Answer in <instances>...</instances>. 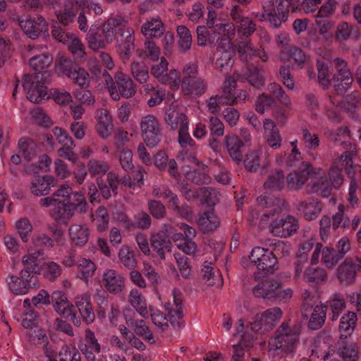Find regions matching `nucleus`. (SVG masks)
Here are the masks:
<instances>
[{
  "label": "nucleus",
  "instance_id": "1",
  "mask_svg": "<svg viewBox=\"0 0 361 361\" xmlns=\"http://www.w3.org/2000/svg\"><path fill=\"white\" fill-rule=\"evenodd\" d=\"M276 10L274 0H263L262 13H254L255 17L260 21H267L274 28H279L282 23L288 20L290 12L295 11L300 6V0H276Z\"/></svg>",
  "mask_w": 361,
  "mask_h": 361
},
{
  "label": "nucleus",
  "instance_id": "2",
  "mask_svg": "<svg viewBox=\"0 0 361 361\" xmlns=\"http://www.w3.org/2000/svg\"><path fill=\"white\" fill-rule=\"evenodd\" d=\"M102 76L111 97L114 101H118L121 97L131 98L135 94L136 85L128 75L117 72L113 78L106 71H104Z\"/></svg>",
  "mask_w": 361,
  "mask_h": 361
},
{
  "label": "nucleus",
  "instance_id": "3",
  "mask_svg": "<svg viewBox=\"0 0 361 361\" xmlns=\"http://www.w3.org/2000/svg\"><path fill=\"white\" fill-rule=\"evenodd\" d=\"M50 72L43 75H25L23 78V87L27 92V98L33 103H39L47 97L46 84L50 82Z\"/></svg>",
  "mask_w": 361,
  "mask_h": 361
},
{
  "label": "nucleus",
  "instance_id": "4",
  "mask_svg": "<svg viewBox=\"0 0 361 361\" xmlns=\"http://www.w3.org/2000/svg\"><path fill=\"white\" fill-rule=\"evenodd\" d=\"M302 325L300 322H283L276 331L274 343L278 349L292 352L299 341Z\"/></svg>",
  "mask_w": 361,
  "mask_h": 361
},
{
  "label": "nucleus",
  "instance_id": "5",
  "mask_svg": "<svg viewBox=\"0 0 361 361\" xmlns=\"http://www.w3.org/2000/svg\"><path fill=\"white\" fill-rule=\"evenodd\" d=\"M139 124L142 138L147 146L154 147L158 145L161 140V126L158 118L152 114H147L140 118Z\"/></svg>",
  "mask_w": 361,
  "mask_h": 361
},
{
  "label": "nucleus",
  "instance_id": "6",
  "mask_svg": "<svg viewBox=\"0 0 361 361\" xmlns=\"http://www.w3.org/2000/svg\"><path fill=\"white\" fill-rule=\"evenodd\" d=\"M322 172V169L314 168L310 162L302 161L297 169L288 175L287 185L291 190H298L313 175H320Z\"/></svg>",
  "mask_w": 361,
  "mask_h": 361
},
{
  "label": "nucleus",
  "instance_id": "7",
  "mask_svg": "<svg viewBox=\"0 0 361 361\" xmlns=\"http://www.w3.org/2000/svg\"><path fill=\"white\" fill-rule=\"evenodd\" d=\"M245 168L250 172H256L261 166L262 172H266L271 166V154L262 146L248 151L243 159Z\"/></svg>",
  "mask_w": 361,
  "mask_h": 361
},
{
  "label": "nucleus",
  "instance_id": "8",
  "mask_svg": "<svg viewBox=\"0 0 361 361\" xmlns=\"http://www.w3.org/2000/svg\"><path fill=\"white\" fill-rule=\"evenodd\" d=\"M334 63L336 73L332 78L333 86L336 94H342L350 88L353 78L345 60L336 58Z\"/></svg>",
  "mask_w": 361,
  "mask_h": 361
},
{
  "label": "nucleus",
  "instance_id": "9",
  "mask_svg": "<svg viewBox=\"0 0 361 361\" xmlns=\"http://www.w3.org/2000/svg\"><path fill=\"white\" fill-rule=\"evenodd\" d=\"M168 65L166 59L162 57L159 63L152 66L151 74L162 84L178 89L180 82L179 73L176 69L168 71Z\"/></svg>",
  "mask_w": 361,
  "mask_h": 361
},
{
  "label": "nucleus",
  "instance_id": "10",
  "mask_svg": "<svg viewBox=\"0 0 361 361\" xmlns=\"http://www.w3.org/2000/svg\"><path fill=\"white\" fill-rule=\"evenodd\" d=\"M165 309L168 312L169 320L175 329H180L184 326L183 320V296L178 289L173 290V302H167Z\"/></svg>",
  "mask_w": 361,
  "mask_h": 361
},
{
  "label": "nucleus",
  "instance_id": "11",
  "mask_svg": "<svg viewBox=\"0 0 361 361\" xmlns=\"http://www.w3.org/2000/svg\"><path fill=\"white\" fill-rule=\"evenodd\" d=\"M299 228L298 219L291 215H286L274 219L269 226L270 232L280 238H288L297 232Z\"/></svg>",
  "mask_w": 361,
  "mask_h": 361
},
{
  "label": "nucleus",
  "instance_id": "12",
  "mask_svg": "<svg viewBox=\"0 0 361 361\" xmlns=\"http://www.w3.org/2000/svg\"><path fill=\"white\" fill-rule=\"evenodd\" d=\"M116 51L123 60H128L135 49V31L128 25L116 37Z\"/></svg>",
  "mask_w": 361,
  "mask_h": 361
},
{
  "label": "nucleus",
  "instance_id": "13",
  "mask_svg": "<svg viewBox=\"0 0 361 361\" xmlns=\"http://www.w3.org/2000/svg\"><path fill=\"white\" fill-rule=\"evenodd\" d=\"M128 25V20L121 15L109 17L102 25V32L108 42H113Z\"/></svg>",
  "mask_w": 361,
  "mask_h": 361
},
{
  "label": "nucleus",
  "instance_id": "14",
  "mask_svg": "<svg viewBox=\"0 0 361 361\" xmlns=\"http://www.w3.org/2000/svg\"><path fill=\"white\" fill-rule=\"evenodd\" d=\"M20 277L10 276L8 284L11 290L16 295H23L37 283V278L34 274H27L26 271H20Z\"/></svg>",
  "mask_w": 361,
  "mask_h": 361
},
{
  "label": "nucleus",
  "instance_id": "15",
  "mask_svg": "<svg viewBox=\"0 0 361 361\" xmlns=\"http://www.w3.org/2000/svg\"><path fill=\"white\" fill-rule=\"evenodd\" d=\"M168 227L170 226L164 225V230L150 235V245L154 252L160 257L161 259H165L166 252H169L172 249V243L166 234Z\"/></svg>",
  "mask_w": 361,
  "mask_h": 361
},
{
  "label": "nucleus",
  "instance_id": "16",
  "mask_svg": "<svg viewBox=\"0 0 361 361\" xmlns=\"http://www.w3.org/2000/svg\"><path fill=\"white\" fill-rule=\"evenodd\" d=\"M74 302L82 321L87 324H92L94 321L95 314L91 302V295L88 292L78 294Z\"/></svg>",
  "mask_w": 361,
  "mask_h": 361
},
{
  "label": "nucleus",
  "instance_id": "17",
  "mask_svg": "<svg viewBox=\"0 0 361 361\" xmlns=\"http://www.w3.org/2000/svg\"><path fill=\"white\" fill-rule=\"evenodd\" d=\"M336 145H341L345 149V152L341 155L339 162L341 166L345 167V171L349 177H353L355 174V171L353 166V158L356 155L355 145L350 142L343 141L340 142L337 138L334 140Z\"/></svg>",
  "mask_w": 361,
  "mask_h": 361
},
{
  "label": "nucleus",
  "instance_id": "18",
  "mask_svg": "<svg viewBox=\"0 0 361 361\" xmlns=\"http://www.w3.org/2000/svg\"><path fill=\"white\" fill-rule=\"evenodd\" d=\"M102 281L106 289L112 294H118L125 288L124 278L114 269H106L103 274Z\"/></svg>",
  "mask_w": 361,
  "mask_h": 361
},
{
  "label": "nucleus",
  "instance_id": "19",
  "mask_svg": "<svg viewBox=\"0 0 361 361\" xmlns=\"http://www.w3.org/2000/svg\"><path fill=\"white\" fill-rule=\"evenodd\" d=\"M20 25L25 33L32 39H35L47 30V23L44 17L37 16L35 18L20 21Z\"/></svg>",
  "mask_w": 361,
  "mask_h": 361
},
{
  "label": "nucleus",
  "instance_id": "20",
  "mask_svg": "<svg viewBox=\"0 0 361 361\" xmlns=\"http://www.w3.org/2000/svg\"><path fill=\"white\" fill-rule=\"evenodd\" d=\"M357 265L350 258H346L336 269V276L345 286L353 284L356 280Z\"/></svg>",
  "mask_w": 361,
  "mask_h": 361
},
{
  "label": "nucleus",
  "instance_id": "21",
  "mask_svg": "<svg viewBox=\"0 0 361 361\" xmlns=\"http://www.w3.org/2000/svg\"><path fill=\"white\" fill-rule=\"evenodd\" d=\"M164 121L171 130L181 129L188 126V119L187 116L180 109L175 106H169L166 110Z\"/></svg>",
  "mask_w": 361,
  "mask_h": 361
},
{
  "label": "nucleus",
  "instance_id": "22",
  "mask_svg": "<svg viewBox=\"0 0 361 361\" xmlns=\"http://www.w3.org/2000/svg\"><path fill=\"white\" fill-rule=\"evenodd\" d=\"M140 32L147 39L159 38L164 35L165 25L159 17H151L142 25Z\"/></svg>",
  "mask_w": 361,
  "mask_h": 361
},
{
  "label": "nucleus",
  "instance_id": "23",
  "mask_svg": "<svg viewBox=\"0 0 361 361\" xmlns=\"http://www.w3.org/2000/svg\"><path fill=\"white\" fill-rule=\"evenodd\" d=\"M263 127L266 143L272 149L280 148L282 145V137L274 121L266 118L263 121Z\"/></svg>",
  "mask_w": 361,
  "mask_h": 361
},
{
  "label": "nucleus",
  "instance_id": "24",
  "mask_svg": "<svg viewBox=\"0 0 361 361\" xmlns=\"http://www.w3.org/2000/svg\"><path fill=\"white\" fill-rule=\"evenodd\" d=\"M96 130L99 135L103 139L108 138L113 130V123L111 116L108 110L101 109L97 111Z\"/></svg>",
  "mask_w": 361,
  "mask_h": 361
},
{
  "label": "nucleus",
  "instance_id": "25",
  "mask_svg": "<svg viewBox=\"0 0 361 361\" xmlns=\"http://www.w3.org/2000/svg\"><path fill=\"white\" fill-rule=\"evenodd\" d=\"M181 90L185 95L197 97L204 94L207 90V81L198 76L188 82H181Z\"/></svg>",
  "mask_w": 361,
  "mask_h": 361
},
{
  "label": "nucleus",
  "instance_id": "26",
  "mask_svg": "<svg viewBox=\"0 0 361 361\" xmlns=\"http://www.w3.org/2000/svg\"><path fill=\"white\" fill-rule=\"evenodd\" d=\"M129 312H130V310H126L123 312V316L127 325L132 327L137 336L142 337L144 339L151 342V343H154L155 341L154 340L153 334L148 326H146L145 322L142 319L135 320L128 314Z\"/></svg>",
  "mask_w": 361,
  "mask_h": 361
},
{
  "label": "nucleus",
  "instance_id": "27",
  "mask_svg": "<svg viewBox=\"0 0 361 361\" xmlns=\"http://www.w3.org/2000/svg\"><path fill=\"white\" fill-rule=\"evenodd\" d=\"M224 144L231 159L237 162L243 160V141L236 135H227L224 137Z\"/></svg>",
  "mask_w": 361,
  "mask_h": 361
},
{
  "label": "nucleus",
  "instance_id": "28",
  "mask_svg": "<svg viewBox=\"0 0 361 361\" xmlns=\"http://www.w3.org/2000/svg\"><path fill=\"white\" fill-rule=\"evenodd\" d=\"M53 307L56 312L64 317H68L74 310V305L68 300L61 291H54L51 295Z\"/></svg>",
  "mask_w": 361,
  "mask_h": 361
},
{
  "label": "nucleus",
  "instance_id": "29",
  "mask_svg": "<svg viewBox=\"0 0 361 361\" xmlns=\"http://www.w3.org/2000/svg\"><path fill=\"white\" fill-rule=\"evenodd\" d=\"M81 350L89 361H94L95 354L100 352V344L98 343L94 333L89 329L85 331L84 344Z\"/></svg>",
  "mask_w": 361,
  "mask_h": 361
},
{
  "label": "nucleus",
  "instance_id": "30",
  "mask_svg": "<svg viewBox=\"0 0 361 361\" xmlns=\"http://www.w3.org/2000/svg\"><path fill=\"white\" fill-rule=\"evenodd\" d=\"M55 185V179L51 176H37L32 181L30 190L36 196H43L49 194Z\"/></svg>",
  "mask_w": 361,
  "mask_h": 361
},
{
  "label": "nucleus",
  "instance_id": "31",
  "mask_svg": "<svg viewBox=\"0 0 361 361\" xmlns=\"http://www.w3.org/2000/svg\"><path fill=\"white\" fill-rule=\"evenodd\" d=\"M298 210L302 212L304 217L307 220H312L317 217L322 210L320 202L312 197L307 200L300 201L297 203Z\"/></svg>",
  "mask_w": 361,
  "mask_h": 361
},
{
  "label": "nucleus",
  "instance_id": "32",
  "mask_svg": "<svg viewBox=\"0 0 361 361\" xmlns=\"http://www.w3.org/2000/svg\"><path fill=\"white\" fill-rule=\"evenodd\" d=\"M322 248V244L316 242L315 239L311 238L300 244L297 255H304L308 257V253L313 250L310 263L312 265H314L319 262Z\"/></svg>",
  "mask_w": 361,
  "mask_h": 361
},
{
  "label": "nucleus",
  "instance_id": "33",
  "mask_svg": "<svg viewBox=\"0 0 361 361\" xmlns=\"http://www.w3.org/2000/svg\"><path fill=\"white\" fill-rule=\"evenodd\" d=\"M68 234L73 243L77 246H83L88 241L90 230L86 225L73 224L69 226Z\"/></svg>",
  "mask_w": 361,
  "mask_h": 361
},
{
  "label": "nucleus",
  "instance_id": "34",
  "mask_svg": "<svg viewBox=\"0 0 361 361\" xmlns=\"http://www.w3.org/2000/svg\"><path fill=\"white\" fill-rule=\"evenodd\" d=\"M74 210H78L80 213H85L87 211V203L85 196L81 192H73L71 198L67 202L64 212L72 216Z\"/></svg>",
  "mask_w": 361,
  "mask_h": 361
},
{
  "label": "nucleus",
  "instance_id": "35",
  "mask_svg": "<svg viewBox=\"0 0 361 361\" xmlns=\"http://www.w3.org/2000/svg\"><path fill=\"white\" fill-rule=\"evenodd\" d=\"M264 188L271 191H280L285 188L286 178L281 169L272 171L264 183Z\"/></svg>",
  "mask_w": 361,
  "mask_h": 361
},
{
  "label": "nucleus",
  "instance_id": "36",
  "mask_svg": "<svg viewBox=\"0 0 361 361\" xmlns=\"http://www.w3.org/2000/svg\"><path fill=\"white\" fill-rule=\"evenodd\" d=\"M279 286L277 280H264L259 282L252 290L253 294L257 298L272 299L274 289Z\"/></svg>",
  "mask_w": 361,
  "mask_h": 361
},
{
  "label": "nucleus",
  "instance_id": "37",
  "mask_svg": "<svg viewBox=\"0 0 361 361\" xmlns=\"http://www.w3.org/2000/svg\"><path fill=\"white\" fill-rule=\"evenodd\" d=\"M197 225L203 233H209L215 231L220 225L219 217L212 211L203 213L197 221Z\"/></svg>",
  "mask_w": 361,
  "mask_h": 361
},
{
  "label": "nucleus",
  "instance_id": "38",
  "mask_svg": "<svg viewBox=\"0 0 361 361\" xmlns=\"http://www.w3.org/2000/svg\"><path fill=\"white\" fill-rule=\"evenodd\" d=\"M128 302L142 317H148L149 312L146 299L137 289L133 288L130 291Z\"/></svg>",
  "mask_w": 361,
  "mask_h": 361
},
{
  "label": "nucleus",
  "instance_id": "39",
  "mask_svg": "<svg viewBox=\"0 0 361 361\" xmlns=\"http://www.w3.org/2000/svg\"><path fill=\"white\" fill-rule=\"evenodd\" d=\"M52 62L53 57L49 53H43L30 59V65L36 72L34 75H43L45 72H49L47 69Z\"/></svg>",
  "mask_w": 361,
  "mask_h": 361
},
{
  "label": "nucleus",
  "instance_id": "40",
  "mask_svg": "<svg viewBox=\"0 0 361 361\" xmlns=\"http://www.w3.org/2000/svg\"><path fill=\"white\" fill-rule=\"evenodd\" d=\"M55 16L59 23L68 26L72 23L76 16L74 5L71 0L65 1L63 8L55 11Z\"/></svg>",
  "mask_w": 361,
  "mask_h": 361
},
{
  "label": "nucleus",
  "instance_id": "41",
  "mask_svg": "<svg viewBox=\"0 0 361 361\" xmlns=\"http://www.w3.org/2000/svg\"><path fill=\"white\" fill-rule=\"evenodd\" d=\"M357 320V314L353 312H348L341 317L339 324L341 338L345 339L351 336L355 329Z\"/></svg>",
  "mask_w": 361,
  "mask_h": 361
},
{
  "label": "nucleus",
  "instance_id": "42",
  "mask_svg": "<svg viewBox=\"0 0 361 361\" xmlns=\"http://www.w3.org/2000/svg\"><path fill=\"white\" fill-rule=\"evenodd\" d=\"M44 252L37 251L23 257L22 262L25 269L21 271H26L27 274H39L41 271L40 261L39 257H42Z\"/></svg>",
  "mask_w": 361,
  "mask_h": 361
},
{
  "label": "nucleus",
  "instance_id": "43",
  "mask_svg": "<svg viewBox=\"0 0 361 361\" xmlns=\"http://www.w3.org/2000/svg\"><path fill=\"white\" fill-rule=\"evenodd\" d=\"M289 55L286 54L284 50H281L279 54L281 60L283 62L288 61L290 59H293L298 66L302 67L308 62L309 56L305 51L298 47H291L289 50Z\"/></svg>",
  "mask_w": 361,
  "mask_h": 361
},
{
  "label": "nucleus",
  "instance_id": "44",
  "mask_svg": "<svg viewBox=\"0 0 361 361\" xmlns=\"http://www.w3.org/2000/svg\"><path fill=\"white\" fill-rule=\"evenodd\" d=\"M245 76L246 80L255 88L259 89L264 85V71L262 68L249 66Z\"/></svg>",
  "mask_w": 361,
  "mask_h": 361
},
{
  "label": "nucleus",
  "instance_id": "45",
  "mask_svg": "<svg viewBox=\"0 0 361 361\" xmlns=\"http://www.w3.org/2000/svg\"><path fill=\"white\" fill-rule=\"evenodd\" d=\"M327 273L323 268H307L303 274V280L310 285H317L325 281Z\"/></svg>",
  "mask_w": 361,
  "mask_h": 361
},
{
  "label": "nucleus",
  "instance_id": "46",
  "mask_svg": "<svg viewBox=\"0 0 361 361\" xmlns=\"http://www.w3.org/2000/svg\"><path fill=\"white\" fill-rule=\"evenodd\" d=\"M178 37V46L182 52H186L191 49L192 36L190 30L185 25H178L176 27Z\"/></svg>",
  "mask_w": 361,
  "mask_h": 361
},
{
  "label": "nucleus",
  "instance_id": "47",
  "mask_svg": "<svg viewBox=\"0 0 361 361\" xmlns=\"http://www.w3.org/2000/svg\"><path fill=\"white\" fill-rule=\"evenodd\" d=\"M360 104V94L358 91H353L350 94L343 97L340 102V106L344 109L349 115L354 118L358 104Z\"/></svg>",
  "mask_w": 361,
  "mask_h": 361
},
{
  "label": "nucleus",
  "instance_id": "48",
  "mask_svg": "<svg viewBox=\"0 0 361 361\" xmlns=\"http://www.w3.org/2000/svg\"><path fill=\"white\" fill-rule=\"evenodd\" d=\"M326 306L323 305H317L314 307L309 320V329L319 330L322 327L326 320Z\"/></svg>",
  "mask_w": 361,
  "mask_h": 361
},
{
  "label": "nucleus",
  "instance_id": "49",
  "mask_svg": "<svg viewBox=\"0 0 361 361\" xmlns=\"http://www.w3.org/2000/svg\"><path fill=\"white\" fill-rule=\"evenodd\" d=\"M318 176L319 177V179L311 183L310 191L317 193L324 197H328L331 195V188L328 183L326 174L322 170V173Z\"/></svg>",
  "mask_w": 361,
  "mask_h": 361
},
{
  "label": "nucleus",
  "instance_id": "50",
  "mask_svg": "<svg viewBox=\"0 0 361 361\" xmlns=\"http://www.w3.org/2000/svg\"><path fill=\"white\" fill-rule=\"evenodd\" d=\"M86 40L89 48L93 51L104 49L107 44H111V42L106 41L103 34L100 35L97 30L92 28L87 33Z\"/></svg>",
  "mask_w": 361,
  "mask_h": 361
},
{
  "label": "nucleus",
  "instance_id": "51",
  "mask_svg": "<svg viewBox=\"0 0 361 361\" xmlns=\"http://www.w3.org/2000/svg\"><path fill=\"white\" fill-rule=\"evenodd\" d=\"M76 267L79 274L78 277L84 281L92 277L97 269L94 263L87 258H80L76 262Z\"/></svg>",
  "mask_w": 361,
  "mask_h": 361
},
{
  "label": "nucleus",
  "instance_id": "52",
  "mask_svg": "<svg viewBox=\"0 0 361 361\" xmlns=\"http://www.w3.org/2000/svg\"><path fill=\"white\" fill-rule=\"evenodd\" d=\"M19 152L27 161L37 155V145L30 138H20L18 141Z\"/></svg>",
  "mask_w": 361,
  "mask_h": 361
},
{
  "label": "nucleus",
  "instance_id": "53",
  "mask_svg": "<svg viewBox=\"0 0 361 361\" xmlns=\"http://www.w3.org/2000/svg\"><path fill=\"white\" fill-rule=\"evenodd\" d=\"M247 329H250L254 333L264 334L273 329L272 326H268V321L264 314L262 312L257 314L252 321L247 325Z\"/></svg>",
  "mask_w": 361,
  "mask_h": 361
},
{
  "label": "nucleus",
  "instance_id": "54",
  "mask_svg": "<svg viewBox=\"0 0 361 361\" xmlns=\"http://www.w3.org/2000/svg\"><path fill=\"white\" fill-rule=\"evenodd\" d=\"M130 73L139 83H145L149 75L147 66L142 62L133 61L130 63Z\"/></svg>",
  "mask_w": 361,
  "mask_h": 361
},
{
  "label": "nucleus",
  "instance_id": "55",
  "mask_svg": "<svg viewBox=\"0 0 361 361\" xmlns=\"http://www.w3.org/2000/svg\"><path fill=\"white\" fill-rule=\"evenodd\" d=\"M90 219L96 221L97 228L99 231L102 232L108 228L109 216L104 207H99L94 214L93 213L90 214Z\"/></svg>",
  "mask_w": 361,
  "mask_h": 361
},
{
  "label": "nucleus",
  "instance_id": "56",
  "mask_svg": "<svg viewBox=\"0 0 361 361\" xmlns=\"http://www.w3.org/2000/svg\"><path fill=\"white\" fill-rule=\"evenodd\" d=\"M197 197H200L209 205L217 203L221 197L218 190L211 187H203L197 189Z\"/></svg>",
  "mask_w": 361,
  "mask_h": 361
},
{
  "label": "nucleus",
  "instance_id": "57",
  "mask_svg": "<svg viewBox=\"0 0 361 361\" xmlns=\"http://www.w3.org/2000/svg\"><path fill=\"white\" fill-rule=\"evenodd\" d=\"M87 169L93 177H101L109 169V164L103 160L92 159L87 162Z\"/></svg>",
  "mask_w": 361,
  "mask_h": 361
},
{
  "label": "nucleus",
  "instance_id": "58",
  "mask_svg": "<svg viewBox=\"0 0 361 361\" xmlns=\"http://www.w3.org/2000/svg\"><path fill=\"white\" fill-rule=\"evenodd\" d=\"M55 71L59 75H64L70 78L77 66H74L73 61L65 57L60 56L55 61Z\"/></svg>",
  "mask_w": 361,
  "mask_h": 361
},
{
  "label": "nucleus",
  "instance_id": "59",
  "mask_svg": "<svg viewBox=\"0 0 361 361\" xmlns=\"http://www.w3.org/2000/svg\"><path fill=\"white\" fill-rule=\"evenodd\" d=\"M68 49L73 55L75 59L79 61H84L86 59V52L85 45L81 40L75 35L70 39Z\"/></svg>",
  "mask_w": 361,
  "mask_h": 361
},
{
  "label": "nucleus",
  "instance_id": "60",
  "mask_svg": "<svg viewBox=\"0 0 361 361\" xmlns=\"http://www.w3.org/2000/svg\"><path fill=\"white\" fill-rule=\"evenodd\" d=\"M118 258L122 264L129 269L136 267L135 254L128 245H125L121 247L118 252Z\"/></svg>",
  "mask_w": 361,
  "mask_h": 361
},
{
  "label": "nucleus",
  "instance_id": "61",
  "mask_svg": "<svg viewBox=\"0 0 361 361\" xmlns=\"http://www.w3.org/2000/svg\"><path fill=\"white\" fill-rule=\"evenodd\" d=\"M140 58H147L152 61H157L160 56V49L154 42L147 39L144 43V48L138 54Z\"/></svg>",
  "mask_w": 361,
  "mask_h": 361
},
{
  "label": "nucleus",
  "instance_id": "62",
  "mask_svg": "<svg viewBox=\"0 0 361 361\" xmlns=\"http://www.w3.org/2000/svg\"><path fill=\"white\" fill-rule=\"evenodd\" d=\"M69 78L75 84L84 89L87 88L90 84V75L83 68L76 67Z\"/></svg>",
  "mask_w": 361,
  "mask_h": 361
},
{
  "label": "nucleus",
  "instance_id": "63",
  "mask_svg": "<svg viewBox=\"0 0 361 361\" xmlns=\"http://www.w3.org/2000/svg\"><path fill=\"white\" fill-rule=\"evenodd\" d=\"M108 298V294L102 290H97L94 295V299L97 305V312L99 318L106 317V313L109 306Z\"/></svg>",
  "mask_w": 361,
  "mask_h": 361
},
{
  "label": "nucleus",
  "instance_id": "64",
  "mask_svg": "<svg viewBox=\"0 0 361 361\" xmlns=\"http://www.w3.org/2000/svg\"><path fill=\"white\" fill-rule=\"evenodd\" d=\"M329 305L331 310L330 318L332 321H336L345 307V300L341 295L336 294L329 301Z\"/></svg>",
  "mask_w": 361,
  "mask_h": 361
}]
</instances>
